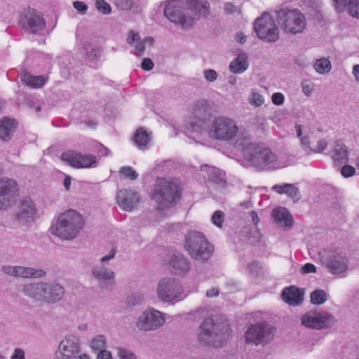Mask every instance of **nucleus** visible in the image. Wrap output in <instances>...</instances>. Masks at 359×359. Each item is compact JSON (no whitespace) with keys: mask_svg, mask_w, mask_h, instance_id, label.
<instances>
[{"mask_svg":"<svg viewBox=\"0 0 359 359\" xmlns=\"http://www.w3.org/2000/svg\"><path fill=\"white\" fill-rule=\"evenodd\" d=\"M283 301L291 306H299L304 300V292L295 286L285 288L281 294Z\"/></svg>","mask_w":359,"mask_h":359,"instance_id":"obj_25","label":"nucleus"},{"mask_svg":"<svg viewBox=\"0 0 359 359\" xmlns=\"http://www.w3.org/2000/svg\"><path fill=\"white\" fill-rule=\"evenodd\" d=\"M335 9L338 12H342L346 8L347 0H332Z\"/></svg>","mask_w":359,"mask_h":359,"instance_id":"obj_54","label":"nucleus"},{"mask_svg":"<svg viewBox=\"0 0 359 359\" xmlns=\"http://www.w3.org/2000/svg\"><path fill=\"white\" fill-rule=\"evenodd\" d=\"M154 64L150 58H144L141 63V67L144 71H151L154 68Z\"/></svg>","mask_w":359,"mask_h":359,"instance_id":"obj_55","label":"nucleus"},{"mask_svg":"<svg viewBox=\"0 0 359 359\" xmlns=\"http://www.w3.org/2000/svg\"><path fill=\"white\" fill-rule=\"evenodd\" d=\"M97 359H113L112 355L110 351L107 350L100 351L97 355Z\"/></svg>","mask_w":359,"mask_h":359,"instance_id":"obj_61","label":"nucleus"},{"mask_svg":"<svg viewBox=\"0 0 359 359\" xmlns=\"http://www.w3.org/2000/svg\"><path fill=\"white\" fill-rule=\"evenodd\" d=\"M117 351L120 359H137L136 355L126 348L119 347Z\"/></svg>","mask_w":359,"mask_h":359,"instance_id":"obj_46","label":"nucleus"},{"mask_svg":"<svg viewBox=\"0 0 359 359\" xmlns=\"http://www.w3.org/2000/svg\"><path fill=\"white\" fill-rule=\"evenodd\" d=\"M275 332L276 328L267 322L252 324L245 332V341L256 346L266 345L273 339Z\"/></svg>","mask_w":359,"mask_h":359,"instance_id":"obj_10","label":"nucleus"},{"mask_svg":"<svg viewBox=\"0 0 359 359\" xmlns=\"http://www.w3.org/2000/svg\"><path fill=\"white\" fill-rule=\"evenodd\" d=\"M46 274V271L41 269L17 266L16 277L25 278H42L44 277Z\"/></svg>","mask_w":359,"mask_h":359,"instance_id":"obj_34","label":"nucleus"},{"mask_svg":"<svg viewBox=\"0 0 359 359\" xmlns=\"http://www.w3.org/2000/svg\"><path fill=\"white\" fill-rule=\"evenodd\" d=\"M168 264L176 275L185 274L189 271L191 268V264L187 258L177 252L170 255Z\"/></svg>","mask_w":359,"mask_h":359,"instance_id":"obj_22","label":"nucleus"},{"mask_svg":"<svg viewBox=\"0 0 359 359\" xmlns=\"http://www.w3.org/2000/svg\"><path fill=\"white\" fill-rule=\"evenodd\" d=\"M224 214L219 210L214 212L212 216V222L218 227H221L224 222Z\"/></svg>","mask_w":359,"mask_h":359,"instance_id":"obj_48","label":"nucleus"},{"mask_svg":"<svg viewBox=\"0 0 359 359\" xmlns=\"http://www.w3.org/2000/svg\"><path fill=\"white\" fill-rule=\"evenodd\" d=\"M194 116L186 123L188 131L207 133L217 140L229 141L238 136V128L233 120L225 117L215 118L206 100H198L194 105Z\"/></svg>","mask_w":359,"mask_h":359,"instance_id":"obj_1","label":"nucleus"},{"mask_svg":"<svg viewBox=\"0 0 359 359\" xmlns=\"http://www.w3.org/2000/svg\"><path fill=\"white\" fill-rule=\"evenodd\" d=\"M2 271L7 275L16 277L17 266H13L10 265L3 266L1 267Z\"/></svg>","mask_w":359,"mask_h":359,"instance_id":"obj_56","label":"nucleus"},{"mask_svg":"<svg viewBox=\"0 0 359 359\" xmlns=\"http://www.w3.org/2000/svg\"><path fill=\"white\" fill-rule=\"evenodd\" d=\"M311 303L313 305H321L327 300L326 292L322 289H317L310 294Z\"/></svg>","mask_w":359,"mask_h":359,"instance_id":"obj_36","label":"nucleus"},{"mask_svg":"<svg viewBox=\"0 0 359 359\" xmlns=\"http://www.w3.org/2000/svg\"><path fill=\"white\" fill-rule=\"evenodd\" d=\"M116 6L123 11L139 12L140 11V0H116Z\"/></svg>","mask_w":359,"mask_h":359,"instance_id":"obj_35","label":"nucleus"},{"mask_svg":"<svg viewBox=\"0 0 359 359\" xmlns=\"http://www.w3.org/2000/svg\"><path fill=\"white\" fill-rule=\"evenodd\" d=\"M272 215L274 222L280 227L290 229L292 226V216L286 208L282 207L276 208L272 212Z\"/></svg>","mask_w":359,"mask_h":359,"instance_id":"obj_26","label":"nucleus"},{"mask_svg":"<svg viewBox=\"0 0 359 359\" xmlns=\"http://www.w3.org/2000/svg\"><path fill=\"white\" fill-rule=\"evenodd\" d=\"M119 173L125 178H128L130 180H136L138 176L136 171L130 166L121 167L119 170Z\"/></svg>","mask_w":359,"mask_h":359,"instance_id":"obj_42","label":"nucleus"},{"mask_svg":"<svg viewBox=\"0 0 359 359\" xmlns=\"http://www.w3.org/2000/svg\"><path fill=\"white\" fill-rule=\"evenodd\" d=\"M284 95L281 93H275L272 95V102L276 105H280L284 102Z\"/></svg>","mask_w":359,"mask_h":359,"instance_id":"obj_57","label":"nucleus"},{"mask_svg":"<svg viewBox=\"0 0 359 359\" xmlns=\"http://www.w3.org/2000/svg\"><path fill=\"white\" fill-rule=\"evenodd\" d=\"M300 271L302 274L315 273L316 268L313 264L307 263L301 268Z\"/></svg>","mask_w":359,"mask_h":359,"instance_id":"obj_58","label":"nucleus"},{"mask_svg":"<svg viewBox=\"0 0 359 359\" xmlns=\"http://www.w3.org/2000/svg\"><path fill=\"white\" fill-rule=\"evenodd\" d=\"M140 39V36L137 32L130 30L128 34L127 43L131 46L136 43Z\"/></svg>","mask_w":359,"mask_h":359,"instance_id":"obj_52","label":"nucleus"},{"mask_svg":"<svg viewBox=\"0 0 359 359\" xmlns=\"http://www.w3.org/2000/svg\"><path fill=\"white\" fill-rule=\"evenodd\" d=\"M22 81L32 88H41L46 82L47 79L43 76H34L27 72L21 74Z\"/></svg>","mask_w":359,"mask_h":359,"instance_id":"obj_33","label":"nucleus"},{"mask_svg":"<svg viewBox=\"0 0 359 359\" xmlns=\"http://www.w3.org/2000/svg\"><path fill=\"white\" fill-rule=\"evenodd\" d=\"M116 200V203L122 210L130 212L140 202V197L136 191L123 189L117 192Z\"/></svg>","mask_w":359,"mask_h":359,"instance_id":"obj_20","label":"nucleus"},{"mask_svg":"<svg viewBox=\"0 0 359 359\" xmlns=\"http://www.w3.org/2000/svg\"><path fill=\"white\" fill-rule=\"evenodd\" d=\"M300 141H301V144L303 147L304 151H306L307 153H310V152L316 153L315 149H313L309 147L310 141H309V138L308 136L302 137L301 138Z\"/></svg>","mask_w":359,"mask_h":359,"instance_id":"obj_53","label":"nucleus"},{"mask_svg":"<svg viewBox=\"0 0 359 359\" xmlns=\"http://www.w3.org/2000/svg\"><path fill=\"white\" fill-rule=\"evenodd\" d=\"M302 91L305 95L309 96L313 91V88L309 83H308L306 81H304L302 83Z\"/></svg>","mask_w":359,"mask_h":359,"instance_id":"obj_63","label":"nucleus"},{"mask_svg":"<svg viewBox=\"0 0 359 359\" xmlns=\"http://www.w3.org/2000/svg\"><path fill=\"white\" fill-rule=\"evenodd\" d=\"M73 6L81 15L86 14L88 10L87 4L81 1H74Z\"/></svg>","mask_w":359,"mask_h":359,"instance_id":"obj_50","label":"nucleus"},{"mask_svg":"<svg viewBox=\"0 0 359 359\" xmlns=\"http://www.w3.org/2000/svg\"><path fill=\"white\" fill-rule=\"evenodd\" d=\"M272 189L279 194H287L294 201H298L301 198L299 189L293 184H276L272 187Z\"/></svg>","mask_w":359,"mask_h":359,"instance_id":"obj_32","label":"nucleus"},{"mask_svg":"<svg viewBox=\"0 0 359 359\" xmlns=\"http://www.w3.org/2000/svg\"><path fill=\"white\" fill-rule=\"evenodd\" d=\"M250 272L253 276H259L260 271V266L259 263L253 262L249 266Z\"/></svg>","mask_w":359,"mask_h":359,"instance_id":"obj_60","label":"nucleus"},{"mask_svg":"<svg viewBox=\"0 0 359 359\" xmlns=\"http://www.w3.org/2000/svg\"><path fill=\"white\" fill-rule=\"evenodd\" d=\"M276 13L278 25L286 32L295 34L302 32L305 29L304 16L299 11L283 8Z\"/></svg>","mask_w":359,"mask_h":359,"instance_id":"obj_9","label":"nucleus"},{"mask_svg":"<svg viewBox=\"0 0 359 359\" xmlns=\"http://www.w3.org/2000/svg\"><path fill=\"white\" fill-rule=\"evenodd\" d=\"M84 226V219L81 214L69 210L61 214L52 226V233L62 240H72Z\"/></svg>","mask_w":359,"mask_h":359,"instance_id":"obj_5","label":"nucleus"},{"mask_svg":"<svg viewBox=\"0 0 359 359\" xmlns=\"http://www.w3.org/2000/svg\"><path fill=\"white\" fill-rule=\"evenodd\" d=\"M204 78L207 81L213 82L217 80L218 74L214 69H206L203 72Z\"/></svg>","mask_w":359,"mask_h":359,"instance_id":"obj_51","label":"nucleus"},{"mask_svg":"<svg viewBox=\"0 0 359 359\" xmlns=\"http://www.w3.org/2000/svg\"><path fill=\"white\" fill-rule=\"evenodd\" d=\"M182 189L177 180L157 178L151 192V199L158 210L170 208L175 205L181 197Z\"/></svg>","mask_w":359,"mask_h":359,"instance_id":"obj_3","label":"nucleus"},{"mask_svg":"<svg viewBox=\"0 0 359 359\" xmlns=\"http://www.w3.org/2000/svg\"><path fill=\"white\" fill-rule=\"evenodd\" d=\"M61 160L67 162L71 166L81 168H91L97 163V157L91 154H81L73 151H68L61 154Z\"/></svg>","mask_w":359,"mask_h":359,"instance_id":"obj_19","label":"nucleus"},{"mask_svg":"<svg viewBox=\"0 0 359 359\" xmlns=\"http://www.w3.org/2000/svg\"><path fill=\"white\" fill-rule=\"evenodd\" d=\"M248 56L246 53L241 52L230 62L229 69L233 74H242L248 68Z\"/></svg>","mask_w":359,"mask_h":359,"instance_id":"obj_30","label":"nucleus"},{"mask_svg":"<svg viewBox=\"0 0 359 359\" xmlns=\"http://www.w3.org/2000/svg\"><path fill=\"white\" fill-rule=\"evenodd\" d=\"M96 8L103 14H109L111 11L110 5L107 3L104 0H96L95 1Z\"/></svg>","mask_w":359,"mask_h":359,"instance_id":"obj_44","label":"nucleus"},{"mask_svg":"<svg viewBox=\"0 0 359 359\" xmlns=\"http://www.w3.org/2000/svg\"><path fill=\"white\" fill-rule=\"evenodd\" d=\"M18 22L21 28L30 34H36L46 27V21L42 14L30 7L19 13Z\"/></svg>","mask_w":359,"mask_h":359,"instance_id":"obj_13","label":"nucleus"},{"mask_svg":"<svg viewBox=\"0 0 359 359\" xmlns=\"http://www.w3.org/2000/svg\"><path fill=\"white\" fill-rule=\"evenodd\" d=\"M335 166L341 167L348 162V152L345 144L340 140L335 142L332 155Z\"/></svg>","mask_w":359,"mask_h":359,"instance_id":"obj_27","label":"nucleus"},{"mask_svg":"<svg viewBox=\"0 0 359 359\" xmlns=\"http://www.w3.org/2000/svg\"><path fill=\"white\" fill-rule=\"evenodd\" d=\"M238 135H242L243 137H239L237 139V144L243 147V156L245 157V149L249 147L251 144H256L255 143H252L250 140L248 138V136L245 135L243 133L238 132Z\"/></svg>","mask_w":359,"mask_h":359,"instance_id":"obj_45","label":"nucleus"},{"mask_svg":"<svg viewBox=\"0 0 359 359\" xmlns=\"http://www.w3.org/2000/svg\"><path fill=\"white\" fill-rule=\"evenodd\" d=\"M347 257L341 252H330L325 258V265L334 275H339L347 270Z\"/></svg>","mask_w":359,"mask_h":359,"instance_id":"obj_21","label":"nucleus"},{"mask_svg":"<svg viewBox=\"0 0 359 359\" xmlns=\"http://www.w3.org/2000/svg\"><path fill=\"white\" fill-rule=\"evenodd\" d=\"M86 50V57L89 61H95L99 57V51L97 48L92 47L90 43H86L83 46Z\"/></svg>","mask_w":359,"mask_h":359,"instance_id":"obj_41","label":"nucleus"},{"mask_svg":"<svg viewBox=\"0 0 359 359\" xmlns=\"http://www.w3.org/2000/svg\"><path fill=\"white\" fill-rule=\"evenodd\" d=\"M18 123L14 119L4 118L0 121V140L8 142L11 140Z\"/></svg>","mask_w":359,"mask_h":359,"instance_id":"obj_28","label":"nucleus"},{"mask_svg":"<svg viewBox=\"0 0 359 359\" xmlns=\"http://www.w3.org/2000/svg\"><path fill=\"white\" fill-rule=\"evenodd\" d=\"M184 287L172 277H164L157 283L156 294L158 299L164 303L175 304L182 299Z\"/></svg>","mask_w":359,"mask_h":359,"instance_id":"obj_8","label":"nucleus"},{"mask_svg":"<svg viewBox=\"0 0 359 359\" xmlns=\"http://www.w3.org/2000/svg\"><path fill=\"white\" fill-rule=\"evenodd\" d=\"M219 291L217 287H212L206 291L205 295L208 298H212L219 295Z\"/></svg>","mask_w":359,"mask_h":359,"instance_id":"obj_64","label":"nucleus"},{"mask_svg":"<svg viewBox=\"0 0 359 359\" xmlns=\"http://www.w3.org/2000/svg\"><path fill=\"white\" fill-rule=\"evenodd\" d=\"M198 334L200 343L215 347L220 346L226 341L231 333L226 317L220 313L211 315L204 319Z\"/></svg>","mask_w":359,"mask_h":359,"instance_id":"obj_2","label":"nucleus"},{"mask_svg":"<svg viewBox=\"0 0 359 359\" xmlns=\"http://www.w3.org/2000/svg\"><path fill=\"white\" fill-rule=\"evenodd\" d=\"M316 72L320 74H325L330 72L332 65L330 61L325 57L316 60L314 64Z\"/></svg>","mask_w":359,"mask_h":359,"instance_id":"obj_37","label":"nucleus"},{"mask_svg":"<svg viewBox=\"0 0 359 359\" xmlns=\"http://www.w3.org/2000/svg\"><path fill=\"white\" fill-rule=\"evenodd\" d=\"M135 48V54L137 56L141 55L143 52L144 51V41L140 40L136 43L133 44V46Z\"/></svg>","mask_w":359,"mask_h":359,"instance_id":"obj_59","label":"nucleus"},{"mask_svg":"<svg viewBox=\"0 0 359 359\" xmlns=\"http://www.w3.org/2000/svg\"><path fill=\"white\" fill-rule=\"evenodd\" d=\"M116 254V250L112 249L111 252L102 257L100 261V264L92 267L91 273L96 280L99 287L104 290L110 291L115 285V273L113 270L105 266L104 264L113 259Z\"/></svg>","mask_w":359,"mask_h":359,"instance_id":"obj_11","label":"nucleus"},{"mask_svg":"<svg viewBox=\"0 0 359 359\" xmlns=\"http://www.w3.org/2000/svg\"><path fill=\"white\" fill-rule=\"evenodd\" d=\"M188 4L189 0L169 1L163 10L164 15L182 29H191L196 22V18L185 14L186 10H188Z\"/></svg>","mask_w":359,"mask_h":359,"instance_id":"obj_7","label":"nucleus"},{"mask_svg":"<svg viewBox=\"0 0 359 359\" xmlns=\"http://www.w3.org/2000/svg\"><path fill=\"white\" fill-rule=\"evenodd\" d=\"M107 346V339L104 335H97L92 339L90 341V347L95 351L105 350Z\"/></svg>","mask_w":359,"mask_h":359,"instance_id":"obj_39","label":"nucleus"},{"mask_svg":"<svg viewBox=\"0 0 359 359\" xmlns=\"http://www.w3.org/2000/svg\"><path fill=\"white\" fill-rule=\"evenodd\" d=\"M224 11L226 14L231 15L236 13H241V9L231 3H225Z\"/></svg>","mask_w":359,"mask_h":359,"instance_id":"obj_49","label":"nucleus"},{"mask_svg":"<svg viewBox=\"0 0 359 359\" xmlns=\"http://www.w3.org/2000/svg\"><path fill=\"white\" fill-rule=\"evenodd\" d=\"M245 159L250 165L259 169L277 161V156L269 149L251 144L245 149Z\"/></svg>","mask_w":359,"mask_h":359,"instance_id":"obj_12","label":"nucleus"},{"mask_svg":"<svg viewBox=\"0 0 359 359\" xmlns=\"http://www.w3.org/2000/svg\"><path fill=\"white\" fill-rule=\"evenodd\" d=\"M249 103L255 107H260L263 104L264 99L263 96L257 93L252 92L248 98Z\"/></svg>","mask_w":359,"mask_h":359,"instance_id":"obj_43","label":"nucleus"},{"mask_svg":"<svg viewBox=\"0 0 359 359\" xmlns=\"http://www.w3.org/2000/svg\"><path fill=\"white\" fill-rule=\"evenodd\" d=\"M11 359H25L24 351L19 348H15Z\"/></svg>","mask_w":359,"mask_h":359,"instance_id":"obj_62","label":"nucleus"},{"mask_svg":"<svg viewBox=\"0 0 359 359\" xmlns=\"http://www.w3.org/2000/svg\"><path fill=\"white\" fill-rule=\"evenodd\" d=\"M18 192L17 182L10 178L0 179V210H6L15 202Z\"/></svg>","mask_w":359,"mask_h":359,"instance_id":"obj_18","label":"nucleus"},{"mask_svg":"<svg viewBox=\"0 0 359 359\" xmlns=\"http://www.w3.org/2000/svg\"><path fill=\"white\" fill-rule=\"evenodd\" d=\"M81 344L79 337L75 334H67L59 343L55 351V359H74L79 355Z\"/></svg>","mask_w":359,"mask_h":359,"instance_id":"obj_16","label":"nucleus"},{"mask_svg":"<svg viewBox=\"0 0 359 359\" xmlns=\"http://www.w3.org/2000/svg\"><path fill=\"white\" fill-rule=\"evenodd\" d=\"M24 294L37 301L54 304L62 299L65 290L62 285L57 282L39 281L27 284L23 287Z\"/></svg>","mask_w":359,"mask_h":359,"instance_id":"obj_4","label":"nucleus"},{"mask_svg":"<svg viewBox=\"0 0 359 359\" xmlns=\"http://www.w3.org/2000/svg\"><path fill=\"white\" fill-rule=\"evenodd\" d=\"M301 324L310 329L323 330L334 325L336 320L328 312H318L311 310L304 313L301 318Z\"/></svg>","mask_w":359,"mask_h":359,"instance_id":"obj_14","label":"nucleus"},{"mask_svg":"<svg viewBox=\"0 0 359 359\" xmlns=\"http://www.w3.org/2000/svg\"><path fill=\"white\" fill-rule=\"evenodd\" d=\"M164 314L154 309L143 311L137 318L136 327L141 331H154L165 323Z\"/></svg>","mask_w":359,"mask_h":359,"instance_id":"obj_17","label":"nucleus"},{"mask_svg":"<svg viewBox=\"0 0 359 359\" xmlns=\"http://www.w3.org/2000/svg\"><path fill=\"white\" fill-rule=\"evenodd\" d=\"M346 8L352 17L359 19V0L347 1Z\"/></svg>","mask_w":359,"mask_h":359,"instance_id":"obj_40","label":"nucleus"},{"mask_svg":"<svg viewBox=\"0 0 359 359\" xmlns=\"http://www.w3.org/2000/svg\"><path fill=\"white\" fill-rule=\"evenodd\" d=\"M184 247L193 259L202 263L207 262L214 252V246L196 231H190L185 235Z\"/></svg>","mask_w":359,"mask_h":359,"instance_id":"obj_6","label":"nucleus"},{"mask_svg":"<svg viewBox=\"0 0 359 359\" xmlns=\"http://www.w3.org/2000/svg\"><path fill=\"white\" fill-rule=\"evenodd\" d=\"M257 36L267 42H275L279 38L278 29L269 13H264L254 25Z\"/></svg>","mask_w":359,"mask_h":359,"instance_id":"obj_15","label":"nucleus"},{"mask_svg":"<svg viewBox=\"0 0 359 359\" xmlns=\"http://www.w3.org/2000/svg\"><path fill=\"white\" fill-rule=\"evenodd\" d=\"M187 8L198 18H207L210 13V4L206 0H189Z\"/></svg>","mask_w":359,"mask_h":359,"instance_id":"obj_29","label":"nucleus"},{"mask_svg":"<svg viewBox=\"0 0 359 359\" xmlns=\"http://www.w3.org/2000/svg\"><path fill=\"white\" fill-rule=\"evenodd\" d=\"M355 173V169L354 167L346 164H343L341 168V174L343 177L347 178L352 177Z\"/></svg>","mask_w":359,"mask_h":359,"instance_id":"obj_47","label":"nucleus"},{"mask_svg":"<svg viewBox=\"0 0 359 359\" xmlns=\"http://www.w3.org/2000/svg\"><path fill=\"white\" fill-rule=\"evenodd\" d=\"M201 172L203 177L208 178V180L215 184H217L222 187H224L226 183L225 174L223 171L219 169L204 165L201 166Z\"/></svg>","mask_w":359,"mask_h":359,"instance_id":"obj_24","label":"nucleus"},{"mask_svg":"<svg viewBox=\"0 0 359 359\" xmlns=\"http://www.w3.org/2000/svg\"><path fill=\"white\" fill-rule=\"evenodd\" d=\"M151 134L143 128H138L133 136V142L141 150H146L151 142Z\"/></svg>","mask_w":359,"mask_h":359,"instance_id":"obj_31","label":"nucleus"},{"mask_svg":"<svg viewBox=\"0 0 359 359\" xmlns=\"http://www.w3.org/2000/svg\"><path fill=\"white\" fill-rule=\"evenodd\" d=\"M144 301L143 294L140 292H133L129 294L126 299V304L128 307L133 308L138 306Z\"/></svg>","mask_w":359,"mask_h":359,"instance_id":"obj_38","label":"nucleus"},{"mask_svg":"<svg viewBox=\"0 0 359 359\" xmlns=\"http://www.w3.org/2000/svg\"><path fill=\"white\" fill-rule=\"evenodd\" d=\"M36 209L34 201L30 198H25L20 201L16 219L21 222H28L34 218Z\"/></svg>","mask_w":359,"mask_h":359,"instance_id":"obj_23","label":"nucleus"}]
</instances>
